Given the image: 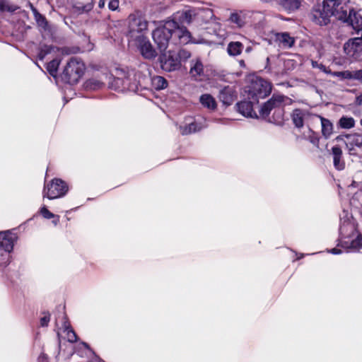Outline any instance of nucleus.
<instances>
[{
    "mask_svg": "<svg viewBox=\"0 0 362 362\" xmlns=\"http://www.w3.org/2000/svg\"><path fill=\"white\" fill-rule=\"evenodd\" d=\"M52 218L53 220L52 222L54 224V226H57L59 223L60 216L59 215H55L54 217H53Z\"/></svg>",
    "mask_w": 362,
    "mask_h": 362,
    "instance_id": "09e8293b",
    "label": "nucleus"
},
{
    "mask_svg": "<svg viewBox=\"0 0 362 362\" xmlns=\"http://www.w3.org/2000/svg\"><path fill=\"white\" fill-rule=\"evenodd\" d=\"M177 58L179 59L180 63L181 61L185 62L191 57V53L189 51L185 49H181L177 53H176Z\"/></svg>",
    "mask_w": 362,
    "mask_h": 362,
    "instance_id": "58836bf2",
    "label": "nucleus"
},
{
    "mask_svg": "<svg viewBox=\"0 0 362 362\" xmlns=\"http://www.w3.org/2000/svg\"><path fill=\"white\" fill-rule=\"evenodd\" d=\"M307 112L301 109H295L291 114V119L295 127L300 129L304 125V119Z\"/></svg>",
    "mask_w": 362,
    "mask_h": 362,
    "instance_id": "393cba45",
    "label": "nucleus"
},
{
    "mask_svg": "<svg viewBox=\"0 0 362 362\" xmlns=\"http://www.w3.org/2000/svg\"><path fill=\"white\" fill-rule=\"evenodd\" d=\"M110 78L111 76L107 74H103L99 77H93L86 81L85 87L90 90H99L105 87V80Z\"/></svg>",
    "mask_w": 362,
    "mask_h": 362,
    "instance_id": "f3484780",
    "label": "nucleus"
},
{
    "mask_svg": "<svg viewBox=\"0 0 362 362\" xmlns=\"http://www.w3.org/2000/svg\"><path fill=\"white\" fill-rule=\"evenodd\" d=\"M33 15L35 17V19L37 23V25L44 28L45 30L47 29L48 23L44 16L40 14L37 9H33Z\"/></svg>",
    "mask_w": 362,
    "mask_h": 362,
    "instance_id": "e433bc0d",
    "label": "nucleus"
},
{
    "mask_svg": "<svg viewBox=\"0 0 362 362\" xmlns=\"http://www.w3.org/2000/svg\"><path fill=\"white\" fill-rule=\"evenodd\" d=\"M119 0H110L108 4V8L111 11H116L119 8Z\"/></svg>",
    "mask_w": 362,
    "mask_h": 362,
    "instance_id": "a18cd8bd",
    "label": "nucleus"
},
{
    "mask_svg": "<svg viewBox=\"0 0 362 362\" xmlns=\"http://www.w3.org/2000/svg\"><path fill=\"white\" fill-rule=\"evenodd\" d=\"M40 213L43 216V218L46 219H51L55 216V214L50 212L45 206H43L40 208Z\"/></svg>",
    "mask_w": 362,
    "mask_h": 362,
    "instance_id": "37998d69",
    "label": "nucleus"
},
{
    "mask_svg": "<svg viewBox=\"0 0 362 362\" xmlns=\"http://www.w3.org/2000/svg\"><path fill=\"white\" fill-rule=\"evenodd\" d=\"M58 50L59 48L57 47H54L53 45H44L41 46L40 48L37 58L39 60L42 61L47 54H51L52 52L55 53Z\"/></svg>",
    "mask_w": 362,
    "mask_h": 362,
    "instance_id": "7c9ffc66",
    "label": "nucleus"
},
{
    "mask_svg": "<svg viewBox=\"0 0 362 362\" xmlns=\"http://www.w3.org/2000/svg\"><path fill=\"white\" fill-rule=\"evenodd\" d=\"M356 103L358 105H362V94L356 98Z\"/></svg>",
    "mask_w": 362,
    "mask_h": 362,
    "instance_id": "603ef678",
    "label": "nucleus"
},
{
    "mask_svg": "<svg viewBox=\"0 0 362 362\" xmlns=\"http://www.w3.org/2000/svg\"><path fill=\"white\" fill-rule=\"evenodd\" d=\"M345 52L353 57L357 58L362 52V39L355 37L349 40L344 46Z\"/></svg>",
    "mask_w": 362,
    "mask_h": 362,
    "instance_id": "2eb2a0df",
    "label": "nucleus"
},
{
    "mask_svg": "<svg viewBox=\"0 0 362 362\" xmlns=\"http://www.w3.org/2000/svg\"><path fill=\"white\" fill-rule=\"evenodd\" d=\"M332 155L333 156V164L337 170H342L345 168V163L342 159V151L339 146H334L332 148Z\"/></svg>",
    "mask_w": 362,
    "mask_h": 362,
    "instance_id": "412c9836",
    "label": "nucleus"
},
{
    "mask_svg": "<svg viewBox=\"0 0 362 362\" xmlns=\"http://www.w3.org/2000/svg\"><path fill=\"white\" fill-rule=\"evenodd\" d=\"M267 63H268L269 61V57H267Z\"/></svg>",
    "mask_w": 362,
    "mask_h": 362,
    "instance_id": "13d9d810",
    "label": "nucleus"
},
{
    "mask_svg": "<svg viewBox=\"0 0 362 362\" xmlns=\"http://www.w3.org/2000/svg\"><path fill=\"white\" fill-rule=\"evenodd\" d=\"M290 100L288 97L283 95H273V96L261 107L259 114L262 117H266L269 116L272 110H275L274 113L276 114L279 119H283L284 109L283 104Z\"/></svg>",
    "mask_w": 362,
    "mask_h": 362,
    "instance_id": "423d86ee",
    "label": "nucleus"
},
{
    "mask_svg": "<svg viewBox=\"0 0 362 362\" xmlns=\"http://www.w3.org/2000/svg\"><path fill=\"white\" fill-rule=\"evenodd\" d=\"M62 334H64V338L69 342L74 343L77 340V336L75 332L71 329L68 322L64 321L62 325Z\"/></svg>",
    "mask_w": 362,
    "mask_h": 362,
    "instance_id": "c756f323",
    "label": "nucleus"
},
{
    "mask_svg": "<svg viewBox=\"0 0 362 362\" xmlns=\"http://www.w3.org/2000/svg\"><path fill=\"white\" fill-rule=\"evenodd\" d=\"M194 15V11L191 10H187L180 13L179 14L178 18L182 23L189 24L192 21V18Z\"/></svg>",
    "mask_w": 362,
    "mask_h": 362,
    "instance_id": "c9c22d12",
    "label": "nucleus"
},
{
    "mask_svg": "<svg viewBox=\"0 0 362 362\" xmlns=\"http://www.w3.org/2000/svg\"><path fill=\"white\" fill-rule=\"evenodd\" d=\"M243 48L244 46L240 42L233 41L228 44L227 52L231 57L239 56L242 53Z\"/></svg>",
    "mask_w": 362,
    "mask_h": 362,
    "instance_id": "cd10ccee",
    "label": "nucleus"
},
{
    "mask_svg": "<svg viewBox=\"0 0 362 362\" xmlns=\"http://www.w3.org/2000/svg\"><path fill=\"white\" fill-rule=\"evenodd\" d=\"M135 44L139 49L141 55L148 59H153L157 56L156 49L144 35L136 36Z\"/></svg>",
    "mask_w": 362,
    "mask_h": 362,
    "instance_id": "4468645a",
    "label": "nucleus"
},
{
    "mask_svg": "<svg viewBox=\"0 0 362 362\" xmlns=\"http://www.w3.org/2000/svg\"><path fill=\"white\" fill-rule=\"evenodd\" d=\"M245 51L246 53H250V52L252 51V47L251 46H248L245 48Z\"/></svg>",
    "mask_w": 362,
    "mask_h": 362,
    "instance_id": "5fc2aeb1",
    "label": "nucleus"
},
{
    "mask_svg": "<svg viewBox=\"0 0 362 362\" xmlns=\"http://www.w3.org/2000/svg\"><path fill=\"white\" fill-rule=\"evenodd\" d=\"M334 16L335 13L330 8L325 7L323 4L317 5L312 11V20L319 25H326L330 22L331 16Z\"/></svg>",
    "mask_w": 362,
    "mask_h": 362,
    "instance_id": "9b49d317",
    "label": "nucleus"
},
{
    "mask_svg": "<svg viewBox=\"0 0 362 362\" xmlns=\"http://www.w3.org/2000/svg\"><path fill=\"white\" fill-rule=\"evenodd\" d=\"M339 245L351 252H357L362 248V235L348 218H341Z\"/></svg>",
    "mask_w": 362,
    "mask_h": 362,
    "instance_id": "7ed1b4c3",
    "label": "nucleus"
},
{
    "mask_svg": "<svg viewBox=\"0 0 362 362\" xmlns=\"http://www.w3.org/2000/svg\"><path fill=\"white\" fill-rule=\"evenodd\" d=\"M327 252L333 255H339L341 253V250L338 248H332L331 250H327Z\"/></svg>",
    "mask_w": 362,
    "mask_h": 362,
    "instance_id": "de8ad7c7",
    "label": "nucleus"
},
{
    "mask_svg": "<svg viewBox=\"0 0 362 362\" xmlns=\"http://www.w3.org/2000/svg\"><path fill=\"white\" fill-rule=\"evenodd\" d=\"M338 124L342 129H349L355 126V120L353 117L343 116L339 119Z\"/></svg>",
    "mask_w": 362,
    "mask_h": 362,
    "instance_id": "72a5a7b5",
    "label": "nucleus"
},
{
    "mask_svg": "<svg viewBox=\"0 0 362 362\" xmlns=\"http://www.w3.org/2000/svg\"><path fill=\"white\" fill-rule=\"evenodd\" d=\"M360 32H361V37H360L362 39V29L361 30Z\"/></svg>",
    "mask_w": 362,
    "mask_h": 362,
    "instance_id": "052dcab7",
    "label": "nucleus"
},
{
    "mask_svg": "<svg viewBox=\"0 0 362 362\" xmlns=\"http://www.w3.org/2000/svg\"><path fill=\"white\" fill-rule=\"evenodd\" d=\"M322 4L335 13L336 18L341 13L342 9L346 8L342 5V0H323Z\"/></svg>",
    "mask_w": 362,
    "mask_h": 362,
    "instance_id": "bb28decb",
    "label": "nucleus"
},
{
    "mask_svg": "<svg viewBox=\"0 0 362 362\" xmlns=\"http://www.w3.org/2000/svg\"><path fill=\"white\" fill-rule=\"evenodd\" d=\"M29 6H30V8H31V10H32V11H33V9H36V8L33 6V5L32 4H30V3H29Z\"/></svg>",
    "mask_w": 362,
    "mask_h": 362,
    "instance_id": "4d7b16f0",
    "label": "nucleus"
},
{
    "mask_svg": "<svg viewBox=\"0 0 362 362\" xmlns=\"http://www.w3.org/2000/svg\"><path fill=\"white\" fill-rule=\"evenodd\" d=\"M351 79L358 80L362 82V69L351 71Z\"/></svg>",
    "mask_w": 362,
    "mask_h": 362,
    "instance_id": "c03bdc74",
    "label": "nucleus"
},
{
    "mask_svg": "<svg viewBox=\"0 0 362 362\" xmlns=\"http://www.w3.org/2000/svg\"><path fill=\"white\" fill-rule=\"evenodd\" d=\"M303 2V0H279V4L288 13L298 10Z\"/></svg>",
    "mask_w": 362,
    "mask_h": 362,
    "instance_id": "5701e85b",
    "label": "nucleus"
},
{
    "mask_svg": "<svg viewBox=\"0 0 362 362\" xmlns=\"http://www.w3.org/2000/svg\"><path fill=\"white\" fill-rule=\"evenodd\" d=\"M50 320V315L49 313L45 315L42 317L40 319V325L42 327H47L48 325V323Z\"/></svg>",
    "mask_w": 362,
    "mask_h": 362,
    "instance_id": "49530a36",
    "label": "nucleus"
},
{
    "mask_svg": "<svg viewBox=\"0 0 362 362\" xmlns=\"http://www.w3.org/2000/svg\"><path fill=\"white\" fill-rule=\"evenodd\" d=\"M304 256H305V254H303V253H300V254H299V255H298V256L297 257V258H296V259H301V258L304 257Z\"/></svg>",
    "mask_w": 362,
    "mask_h": 362,
    "instance_id": "6e6d98bb",
    "label": "nucleus"
},
{
    "mask_svg": "<svg viewBox=\"0 0 362 362\" xmlns=\"http://www.w3.org/2000/svg\"><path fill=\"white\" fill-rule=\"evenodd\" d=\"M276 40L284 49L292 47L295 43L294 37H291L288 33H277L276 35Z\"/></svg>",
    "mask_w": 362,
    "mask_h": 362,
    "instance_id": "b1692460",
    "label": "nucleus"
},
{
    "mask_svg": "<svg viewBox=\"0 0 362 362\" xmlns=\"http://www.w3.org/2000/svg\"><path fill=\"white\" fill-rule=\"evenodd\" d=\"M239 64H240V66H241L242 68L246 67L245 63L244 60H243V59L239 61Z\"/></svg>",
    "mask_w": 362,
    "mask_h": 362,
    "instance_id": "864d4df0",
    "label": "nucleus"
},
{
    "mask_svg": "<svg viewBox=\"0 0 362 362\" xmlns=\"http://www.w3.org/2000/svg\"><path fill=\"white\" fill-rule=\"evenodd\" d=\"M199 101L201 104L210 110H214L216 108V102L214 98L210 94H203L200 96Z\"/></svg>",
    "mask_w": 362,
    "mask_h": 362,
    "instance_id": "c85d7f7f",
    "label": "nucleus"
},
{
    "mask_svg": "<svg viewBox=\"0 0 362 362\" xmlns=\"http://www.w3.org/2000/svg\"><path fill=\"white\" fill-rule=\"evenodd\" d=\"M189 74L195 80H199L204 76V65L199 58L191 60Z\"/></svg>",
    "mask_w": 362,
    "mask_h": 362,
    "instance_id": "aec40b11",
    "label": "nucleus"
},
{
    "mask_svg": "<svg viewBox=\"0 0 362 362\" xmlns=\"http://www.w3.org/2000/svg\"><path fill=\"white\" fill-rule=\"evenodd\" d=\"M16 240V234L11 230L0 232V258L1 262L9 264L10 254L13 251Z\"/></svg>",
    "mask_w": 362,
    "mask_h": 362,
    "instance_id": "0eeeda50",
    "label": "nucleus"
},
{
    "mask_svg": "<svg viewBox=\"0 0 362 362\" xmlns=\"http://www.w3.org/2000/svg\"><path fill=\"white\" fill-rule=\"evenodd\" d=\"M247 88V98L258 103L260 98H264L270 94L272 85L262 78H256L252 81Z\"/></svg>",
    "mask_w": 362,
    "mask_h": 362,
    "instance_id": "20e7f679",
    "label": "nucleus"
},
{
    "mask_svg": "<svg viewBox=\"0 0 362 362\" xmlns=\"http://www.w3.org/2000/svg\"><path fill=\"white\" fill-rule=\"evenodd\" d=\"M346 138L349 140V144H346V146L349 148V145L351 146H357L362 148V135L355 134L352 135H346Z\"/></svg>",
    "mask_w": 362,
    "mask_h": 362,
    "instance_id": "473e14b6",
    "label": "nucleus"
},
{
    "mask_svg": "<svg viewBox=\"0 0 362 362\" xmlns=\"http://www.w3.org/2000/svg\"><path fill=\"white\" fill-rule=\"evenodd\" d=\"M84 69L83 62L80 59L72 57L64 69L63 78L68 83L76 84L83 76Z\"/></svg>",
    "mask_w": 362,
    "mask_h": 362,
    "instance_id": "39448f33",
    "label": "nucleus"
},
{
    "mask_svg": "<svg viewBox=\"0 0 362 362\" xmlns=\"http://www.w3.org/2000/svg\"><path fill=\"white\" fill-rule=\"evenodd\" d=\"M151 84L156 90H162L168 86L167 80L160 76H155L151 79Z\"/></svg>",
    "mask_w": 362,
    "mask_h": 362,
    "instance_id": "2f4dec72",
    "label": "nucleus"
},
{
    "mask_svg": "<svg viewBox=\"0 0 362 362\" xmlns=\"http://www.w3.org/2000/svg\"><path fill=\"white\" fill-rule=\"evenodd\" d=\"M254 102L252 100H243L236 104L237 110L239 113L246 117H254L256 113L253 110Z\"/></svg>",
    "mask_w": 362,
    "mask_h": 362,
    "instance_id": "a211bd4d",
    "label": "nucleus"
},
{
    "mask_svg": "<svg viewBox=\"0 0 362 362\" xmlns=\"http://www.w3.org/2000/svg\"><path fill=\"white\" fill-rule=\"evenodd\" d=\"M75 8L79 13H87L92 10L93 8V2H90L85 5L76 6Z\"/></svg>",
    "mask_w": 362,
    "mask_h": 362,
    "instance_id": "ea45409f",
    "label": "nucleus"
},
{
    "mask_svg": "<svg viewBox=\"0 0 362 362\" xmlns=\"http://www.w3.org/2000/svg\"><path fill=\"white\" fill-rule=\"evenodd\" d=\"M159 61L160 67L165 71H175L178 70L181 66V63H180L176 52L173 51L162 53L159 57Z\"/></svg>",
    "mask_w": 362,
    "mask_h": 362,
    "instance_id": "f8f14e48",
    "label": "nucleus"
},
{
    "mask_svg": "<svg viewBox=\"0 0 362 362\" xmlns=\"http://www.w3.org/2000/svg\"><path fill=\"white\" fill-rule=\"evenodd\" d=\"M152 37L160 52L165 51L170 43L177 45H187L191 42L190 33L175 20L167 21L156 28Z\"/></svg>",
    "mask_w": 362,
    "mask_h": 362,
    "instance_id": "f257e3e1",
    "label": "nucleus"
},
{
    "mask_svg": "<svg viewBox=\"0 0 362 362\" xmlns=\"http://www.w3.org/2000/svg\"><path fill=\"white\" fill-rule=\"evenodd\" d=\"M68 192L66 183L61 179L54 178L46 185L43 189V197L54 199L64 197Z\"/></svg>",
    "mask_w": 362,
    "mask_h": 362,
    "instance_id": "6e6552de",
    "label": "nucleus"
},
{
    "mask_svg": "<svg viewBox=\"0 0 362 362\" xmlns=\"http://www.w3.org/2000/svg\"><path fill=\"white\" fill-rule=\"evenodd\" d=\"M148 80L146 74L133 68H118L115 71V76L110 81V88L117 91L126 90L136 92L139 88L144 87Z\"/></svg>",
    "mask_w": 362,
    "mask_h": 362,
    "instance_id": "f03ea898",
    "label": "nucleus"
},
{
    "mask_svg": "<svg viewBox=\"0 0 362 362\" xmlns=\"http://www.w3.org/2000/svg\"><path fill=\"white\" fill-rule=\"evenodd\" d=\"M88 362H104V361H102L100 358L95 356V357L93 358Z\"/></svg>",
    "mask_w": 362,
    "mask_h": 362,
    "instance_id": "8fccbe9b",
    "label": "nucleus"
},
{
    "mask_svg": "<svg viewBox=\"0 0 362 362\" xmlns=\"http://www.w3.org/2000/svg\"><path fill=\"white\" fill-rule=\"evenodd\" d=\"M60 62L59 60L54 59L50 61L47 64V70L52 76H55L57 72L58 67L59 66Z\"/></svg>",
    "mask_w": 362,
    "mask_h": 362,
    "instance_id": "4c0bfd02",
    "label": "nucleus"
},
{
    "mask_svg": "<svg viewBox=\"0 0 362 362\" xmlns=\"http://www.w3.org/2000/svg\"><path fill=\"white\" fill-rule=\"evenodd\" d=\"M228 21L235 28H243L249 23L247 15L241 11L231 13Z\"/></svg>",
    "mask_w": 362,
    "mask_h": 362,
    "instance_id": "dca6fc26",
    "label": "nucleus"
},
{
    "mask_svg": "<svg viewBox=\"0 0 362 362\" xmlns=\"http://www.w3.org/2000/svg\"><path fill=\"white\" fill-rule=\"evenodd\" d=\"M337 18L351 27L356 34L362 30V16L354 8L342 9Z\"/></svg>",
    "mask_w": 362,
    "mask_h": 362,
    "instance_id": "1a4fd4ad",
    "label": "nucleus"
},
{
    "mask_svg": "<svg viewBox=\"0 0 362 362\" xmlns=\"http://www.w3.org/2000/svg\"><path fill=\"white\" fill-rule=\"evenodd\" d=\"M20 9L21 7L11 0H0V13H8L13 14Z\"/></svg>",
    "mask_w": 362,
    "mask_h": 362,
    "instance_id": "a878e982",
    "label": "nucleus"
},
{
    "mask_svg": "<svg viewBox=\"0 0 362 362\" xmlns=\"http://www.w3.org/2000/svg\"><path fill=\"white\" fill-rule=\"evenodd\" d=\"M311 64H312V67L313 68L319 69L320 70H321L324 73H326L327 74H331V72H332L331 70L327 69L322 64H319L317 62L312 60L311 61Z\"/></svg>",
    "mask_w": 362,
    "mask_h": 362,
    "instance_id": "79ce46f5",
    "label": "nucleus"
},
{
    "mask_svg": "<svg viewBox=\"0 0 362 362\" xmlns=\"http://www.w3.org/2000/svg\"><path fill=\"white\" fill-rule=\"evenodd\" d=\"M360 124H361V125L362 126V119H361V121H360Z\"/></svg>",
    "mask_w": 362,
    "mask_h": 362,
    "instance_id": "bf43d9fd",
    "label": "nucleus"
},
{
    "mask_svg": "<svg viewBox=\"0 0 362 362\" xmlns=\"http://www.w3.org/2000/svg\"><path fill=\"white\" fill-rule=\"evenodd\" d=\"M148 27V23L141 16L136 15H130L129 17V36L135 40L136 36L144 35L143 31L146 30Z\"/></svg>",
    "mask_w": 362,
    "mask_h": 362,
    "instance_id": "ddd939ff",
    "label": "nucleus"
},
{
    "mask_svg": "<svg viewBox=\"0 0 362 362\" xmlns=\"http://www.w3.org/2000/svg\"><path fill=\"white\" fill-rule=\"evenodd\" d=\"M219 99L223 105H230L236 98V93L233 87L225 86L220 90Z\"/></svg>",
    "mask_w": 362,
    "mask_h": 362,
    "instance_id": "6ab92c4d",
    "label": "nucleus"
},
{
    "mask_svg": "<svg viewBox=\"0 0 362 362\" xmlns=\"http://www.w3.org/2000/svg\"><path fill=\"white\" fill-rule=\"evenodd\" d=\"M321 123V133L322 136L328 139L331 137L334 132L333 123L328 119L323 117L321 115H317Z\"/></svg>",
    "mask_w": 362,
    "mask_h": 362,
    "instance_id": "4be33fe9",
    "label": "nucleus"
},
{
    "mask_svg": "<svg viewBox=\"0 0 362 362\" xmlns=\"http://www.w3.org/2000/svg\"><path fill=\"white\" fill-rule=\"evenodd\" d=\"M331 75L339 77L342 79H351V71L331 72Z\"/></svg>",
    "mask_w": 362,
    "mask_h": 362,
    "instance_id": "a19ab883",
    "label": "nucleus"
},
{
    "mask_svg": "<svg viewBox=\"0 0 362 362\" xmlns=\"http://www.w3.org/2000/svg\"><path fill=\"white\" fill-rule=\"evenodd\" d=\"M206 127L207 123L204 118L197 119L187 117L184 122L179 125L178 129L180 134L185 136L198 132Z\"/></svg>",
    "mask_w": 362,
    "mask_h": 362,
    "instance_id": "9d476101",
    "label": "nucleus"
},
{
    "mask_svg": "<svg viewBox=\"0 0 362 362\" xmlns=\"http://www.w3.org/2000/svg\"><path fill=\"white\" fill-rule=\"evenodd\" d=\"M304 138L315 147H319L320 139L316 132L309 129L308 134H303Z\"/></svg>",
    "mask_w": 362,
    "mask_h": 362,
    "instance_id": "f704fd0d",
    "label": "nucleus"
},
{
    "mask_svg": "<svg viewBox=\"0 0 362 362\" xmlns=\"http://www.w3.org/2000/svg\"><path fill=\"white\" fill-rule=\"evenodd\" d=\"M105 5V0H100L99 1V3H98L99 8H104Z\"/></svg>",
    "mask_w": 362,
    "mask_h": 362,
    "instance_id": "3c124183",
    "label": "nucleus"
}]
</instances>
